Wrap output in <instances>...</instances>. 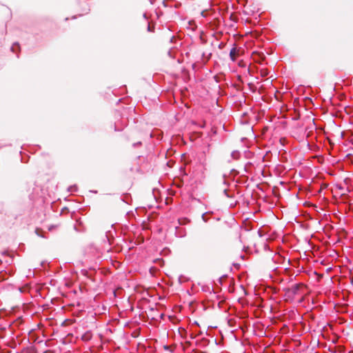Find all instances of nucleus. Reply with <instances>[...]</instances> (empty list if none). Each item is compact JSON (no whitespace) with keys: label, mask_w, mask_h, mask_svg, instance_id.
<instances>
[{"label":"nucleus","mask_w":353,"mask_h":353,"mask_svg":"<svg viewBox=\"0 0 353 353\" xmlns=\"http://www.w3.org/2000/svg\"><path fill=\"white\" fill-rule=\"evenodd\" d=\"M303 287V285L301 283L295 284L288 289V292L293 296L296 295Z\"/></svg>","instance_id":"nucleus-1"},{"label":"nucleus","mask_w":353,"mask_h":353,"mask_svg":"<svg viewBox=\"0 0 353 353\" xmlns=\"http://www.w3.org/2000/svg\"><path fill=\"white\" fill-rule=\"evenodd\" d=\"M252 57L253 60L257 63H261L265 59V54L262 52H254Z\"/></svg>","instance_id":"nucleus-2"},{"label":"nucleus","mask_w":353,"mask_h":353,"mask_svg":"<svg viewBox=\"0 0 353 353\" xmlns=\"http://www.w3.org/2000/svg\"><path fill=\"white\" fill-rule=\"evenodd\" d=\"M240 54V49L233 48L230 52V57L231 59L234 61Z\"/></svg>","instance_id":"nucleus-3"},{"label":"nucleus","mask_w":353,"mask_h":353,"mask_svg":"<svg viewBox=\"0 0 353 353\" xmlns=\"http://www.w3.org/2000/svg\"><path fill=\"white\" fill-rule=\"evenodd\" d=\"M154 25L153 23H148V32H154Z\"/></svg>","instance_id":"nucleus-4"},{"label":"nucleus","mask_w":353,"mask_h":353,"mask_svg":"<svg viewBox=\"0 0 353 353\" xmlns=\"http://www.w3.org/2000/svg\"><path fill=\"white\" fill-rule=\"evenodd\" d=\"M268 74V70L266 69H263L261 70V75L262 77H265Z\"/></svg>","instance_id":"nucleus-5"}]
</instances>
